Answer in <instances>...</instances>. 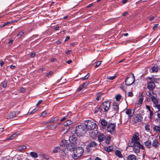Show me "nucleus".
Listing matches in <instances>:
<instances>
[{
    "label": "nucleus",
    "mask_w": 160,
    "mask_h": 160,
    "mask_svg": "<svg viewBox=\"0 0 160 160\" xmlns=\"http://www.w3.org/2000/svg\"><path fill=\"white\" fill-rule=\"evenodd\" d=\"M84 124L86 128L88 130L95 129L97 126L96 122L92 120H86Z\"/></svg>",
    "instance_id": "f257e3e1"
},
{
    "label": "nucleus",
    "mask_w": 160,
    "mask_h": 160,
    "mask_svg": "<svg viewBox=\"0 0 160 160\" xmlns=\"http://www.w3.org/2000/svg\"><path fill=\"white\" fill-rule=\"evenodd\" d=\"M83 152L84 150L82 147H78L72 155V158L75 159L78 158L82 155Z\"/></svg>",
    "instance_id": "f03ea898"
},
{
    "label": "nucleus",
    "mask_w": 160,
    "mask_h": 160,
    "mask_svg": "<svg viewBox=\"0 0 160 160\" xmlns=\"http://www.w3.org/2000/svg\"><path fill=\"white\" fill-rule=\"evenodd\" d=\"M86 132V129L83 126L79 125L76 127L75 133L76 135L79 137L83 136Z\"/></svg>",
    "instance_id": "7ed1b4c3"
},
{
    "label": "nucleus",
    "mask_w": 160,
    "mask_h": 160,
    "mask_svg": "<svg viewBox=\"0 0 160 160\" xmlns=\"http://www.w3.org/2000/svg\"><path fill=\"white\" fill-rule=\"evenodd\" d=\"M138 135V132H136L133 135L131 141L128 143L129 147H132L134 145L136 144L137 143L139 142H138L139 140Z\"/></svg>",
    "instance_id": "20e7f679"
},
{
    "label": "nucleus",
    "mask_w": 160,
    "mask_h": 160,
    "mask_svg": "<svg viewBox=\"0 0 160 160\" xmlns=\"http://www.w3.org/2000/svg\"><path fill=\"white\" fill-rule=\"evenodd\" d=\"M110 107V102L108 101H105L103 102L100 107L98 109H100L103 112H107L109 110Z\"/></svg>",
    "instance_id": "39448f33"
},
{
    "label": "nucleus",
    "mask_w": 160,
    "mask_h": 160,
    "mask_svg": "<svg viewBox=\"0 0 160 160\" xmlns=\"http://www.w3.org/2000/svg\"><path fill=\"white\" fill-rule=\"evenodd\" d=\"M150 81H148L147 88L148 89L152 91L155 87L154 82L155 81V78H148Z\"/></svg>",
    "instance_id": "423d86ee"
},
{
    "label": "nucleus",
    "mask_w": 160,
    "mask_h": 160,
    "mask_svg": "<svg viewBox=\"0 0 160 160\" xmlns=\"http://www.w3.org/2000/svg\"><path fill=\"white\" fill-rule=\"evenodd\" d=\"M135 79L133 74L132 77H128L125 80V84L127 86L132 85L134 82Z\"/></svg>",
    "instance_id": "0eeeda50"
},
{
    "label": "nucleus",
    "mask_w": 160,
    "mask_h": 160,
    "mask_svg": "<svg viewBox=\"0 0 160 160\" xmlns=\"http://www.w3.org/2000/svg\"><path fill=\"white\" fill-rule=\"evenodd\" d=\"M142 119V117L140 114H137L133 118L132 121L133 122L137 123L138 122L141 121Z\"/></svg>",
    "instance_id": "6e6552de"
},
{
    "label": "nucleus",
    "mask_w": 160,
    "mask_h": 160,
    "mask_svg": "<svg viewBox=\"0 0 160 160\" xmlns=\"http://www.w3.org/2000/svg\"><path fill=\"white\" fill-rule=\"evenodd\" d=\"M77 145V143H72L70 142L67 145L66 147L70 151H73L74 150L75 147Z\"/></svg>",
    "instance_id": "1a4fd4ad"
},
{
    "label": "nucleus",
    "mask_w": 160,
    "mask_h": 160,
    "mask_svg": "<svg viewBox=\"0 0 160 160\" xmlns=\"http://www.w3.org/2000/svg\"><path fill=\"white\" fill-rule=\"evenodd\" d=\"M19 112L18 111H17L16 112H11L7 116V118L8 119L13 118H15Z\"/></svg>",
    "instance_id": "9d476101"
},
{
    "label": "nucleus",
    "mask_w": 160,
    "mask_h": 160,
    "mask_svg": "<svg viewBox=\"0 0 160 160\" xmlns=\"http://www.w3.org/2000/svg\"><path fill=\"white\" fill-rule=\"evenodd\" d=\"M59 155L63 159L68 157L67 153L65 152V149L64 148H62L60 152Z\"/></svg>",
    "instance_id": "9b49d317"
},
{
    "label": "nucleus",
    "mask_w": 160,
    "mask_h": 160,
    "mask_svg": "<svg viewBox=\"0 0 160 160\" xmlns=\"http://www.w3.org/2000/svg\"><path fill=\"white\" fill-rule=\"evenodd\" d=\"M115 126L114 124H109L108 126L107 129L109 132H112L115 130Z\"/></svg>",
    "instance_id": "f8f14e48"
},
{
    "label": "nucleus",
    "mask_w": 160,
    "mask_h": 160,
    "mask_svg": "<svg viewBox=\"0 0 160 160\" xmlns=\"http://www.w3.org/2000/svg\"><path fill=\"white\" fill-rule=\"evenodd\" d=\"M89 83V81H87L86 82L83 83L78 88V91H80L83 88L86 87L88 86V84Z\"/></svg>",
    "instance_id": "ddd939ff"
},
{
    "label": "nucleus",
    "mask_w": 160,
    "mask_h": 160,
    "mask_svg": "<svg viewBox=\"0 0 160 160\" xmlns=\"http://www.w3.org/2000/svg\"><path fill=\"white\" fill-rule=\"evenodd\" d=\"M112 109L114 111V112L115 113H118V112L119 107L116 103H113L112 105Z\"/></svg>",
    "instance_id": "4468645a"
},
{
    "label": "nucleus",
    "mask_w": 160,
    "mask_h": 160,
    "mask_svg": "<svg viewBox=\"0 0 160 160\" xmlns=\"http://www.w3.org/2000/svg\"><path fill=\"white\" fill-rule=\"evenodd\" d=\"M69 142L72 143H75L77 144V138L74 135L70 136L69 138Z\"/></svg>",
    "instance_id": "2eb2a0df"
},
{
    "label": "nucleus",
    "mask_w": 160,
    "mask_h": 160,
    "mask_svg": "<svg viewBox=\"0 0 160 160\" xmlns=\"http://www.w3.org/2000/svg\"><path fill=\"white\" fill-rule=\"evenodd\" d=\"M67 141L65 139H62L59 142V145L60 146L64 147L67 145Z\"/></svg>",
    "instance_id": "dca6fc26"
},
{
    "label": "nucleus",
    "mask_w": 160,
    "mask_h": 160,
    "mask_svg": "<svg viewBox=\"0 0 160 160\" xmlns=\"http://www.w3.org/2000/svg\"><path fill=\"white\" fill-rule=\"evenodd\" d=\"M158 70V67L157 65H154L152 67L151 69H150L149 71L151 72H157Z\"/></svg>",
    "instance_id": "f3484780"
},
{
    "label": "nucleus",
    "mask_w": 160,
    "mask_h": 160,
    "mask_svg": "<svg viewBox=\"0 0 160 160\" xmlns=\"http://www.w3.org/2000/svg\"><path fill=\"white\" fill-rule=\"evenodd\" d=\"M106 139L105 136L102 134H100L98 137V139L99 142H102Z\"/></svg>",
    "instance_id": "a211bd4d"
},
{
    "label": "nucleus",
    "mask_w": 160,
    "mask_h": 160,
    "mask_svg": "<svg viewBox=\"0 0 160 160\" xmlns=\"http://www.w3.org/2000/svg\"><path fill=\"white\" fill-rule=\"evenodd\" d=\"M125 113L129 117H132L133 114V112H132V110L130 109H126Z\"/></svg>",
    "instance_id": "6ab92c4d"
},
{
    "label": "nucleus",
    "mask_w": 160,
    "mask_h": 160,
    "mask_svg": "<svg viewBox=\"0 0 160 160\" xmlns=\"http://www.w3.org/2000/svg\"><path fill=\"white\" fill-rule=\"evenodd\" d=\"M159 145V142L157 140L154 139L152 143V146L155 148H157Z\"/></svg>",
    "instance_id": "aec40b11"
},
{
    "label": "nucleus",
    "mask_w": 160,
    "mask_h": 160,
    "mask_svg": "<svg viewBox=\"0 0 160 160\" xmlns=\"http://www.w3.org/2000/svg\"><path fill=\"white\" fill-rule=\"evenodd\" d=\"M132 147H133V150L135 153H138L139 152L140 150L138 146L136 145H134V146H132Z\"/></svg>",
    "instance_id": "412c9836"
},
{
    "label": "nucleus",
    "mask_w": 160,
    "mask_h": 160,
    "mask_svg": "<svg viewBox=\"0 0 160 160\" xmlns=\"http://www.w3.org/2000/svg\"><path fill=\"white\" fill-rule=\"evenodd\" d=\"M62 149V148L59 146L56 147L53 150L52 152L54 153H56L58 152L60 153Z\"/></svg>",
    "instance_id": "4be33fe9"
},
{
    "label": "nucleus",
    "mask_w": 160,
    "mask_h": 160,
    "mask_svg": "<svg viewBox=\"0 0 160 160\" xmlns=\"http://www.w3.org/2000/svg\"><path fill=\"white\" fill-rule=\"evenodd\" d=\"M102 94L100 92H98L96 94V99L97 101L101 100L102 97Z\"/></svg>",
    "instance_id": "5701e85b"
},
{
    "label": "nucleus",
    "mask_w": 160,
    "mask_h": 160,
    "mask_svg": "<svg viewBox=\"0 0 160 160\" xmlns=\"http://www.w3.org/2000/svg\"><path fill=\"white\" fill-rule=\"evenodd\" d=\"M147 96L151 98V100L152 99V98L153 97H156V95L153 92V91H152L151 92H149Z\"/></svg>",
    "instance_id": "b1692460"
},
{
    "label": "nucleus",
    "mask_w": 160,
    "mask_h": 160,
    "mask_svg": "<svg viewBox=\"0 0 160 160\" xmlns=\"http://www.w3.org/2000/svg\"><path fill=\"white\" fill-rule=\"evenodd\" d=\"M18 134V132H17L16 133L12 134V135H11L10 137H9L8 138H7L6 139V140H13L14 138H15L16 137H17V136Z\"/></svg>",
    "instance_id": "393cba45"
},
{
    "label": "nucleus",
    "mask_w": 160,
    "mask_h": 160,
    "mask_svg": "<svg viewBox=\"0 0 160 160\" xmlns=\"http://www.w3.org/2000/svg\"><path fill=\"white\" fill-rule=\"evenodd\" d=\"M97 145V144L94 141H91L88 143V146L90 147H94Z\"/></svg>",
    "instance_id": "a878e982"
},
{
    "label": "nucleus",
    "mask_w": 160,
    "mask_h": 160,
    "mask_svg": "<svg viewBox=\"0 0 160 160\" xmlns=\"http://www.w3.org/2000/svg\"><path fill=\"white\" fill-rule=\"evenodd\" d=\"M127 159L128 160H136V158L135 156L131 154L128 157Z\"/></svg>",
    "instance_id": "bb28decb"
},
{
    "label": "nucleus",
    "mask_w": 160,
    "mask_h": 160,
    "mask_svg": "<svg viewBox=\"0 0 160 160\" xmlns=\"http://www.w3.org/2000/svg\"><path fill=\"white\" fill-rule=\"evenodd\" d=\"M145 144L147 148H150L151 146V142L150 140H148L145 142Z\"/></svg>",
    "instance_id": "cd10ccee"
},
{
    "label": "nucleus",
    "mask_w": 160,
    "mask_h": 160,
    "mask_svg": "<svg viewBox=\"0 0 160 160\" xmlns=\"http://www.w3.org/2000/svg\"><path fill=\"white\" fill-rule=\"evenodd\" d=\"M153 104L155 105L158 104V100L156 98V97H153L152 98V99L151 100Z\"/></svg>",
    "instance_id": "c85d7f7f"
},
{
    "label": "nucleus",
    "mask_w": 160,
    "mask_h": 160,
    "mask_svg": "<svg viewBox=\"0 0 160 160\" xmlns=\"http://www.w3.org/2000/svg\"><path fill=\"white\" fill-rule=\"evenodd\" d=\"M113 148L112 146H110L108 147H105V150L108 152H110L113 150Z\"/></svg>",
    "instance_id": "c756f323"
},
{
    "label": "nucleus",
    "mask_w": 160,
    "mask_h": 160,
    "mask_svg": "<svg viewBox=\"0 0 160 160\" xmlns=\"http://www.w3.org/2000/svg\"><path fill=\"white\" fill-rule=\"evenodd\" d=\"M115 154L116 155L120 158H122V156L121 154V152L119 150H117L115 152Z\"/></svg>",
    "instance_id": "7c9ffc66"
},
{
    "label": "nucleus",
    "mask_w": 160,
    "mask_h": 160,
    "mask_svg": "<svg viewBox=\"0 0 160 160\" xmlns=\"http://www.w3.org/2000/svg\"><path fill=\"white\" fill-rule=\"evenodd\" d=\"M59 119V118L58 117H55L54 118H53L52 120L49 121V122L55 123Z\"/></svg>",
    "instance_id": "2f4dec72"
},
{
    "label": "nucleus",
    "mask_w": 160,
    "mask_h": 160,
    "mask_svg": "<svg viewBox=\"0 0 160 160\" xmlns=\"http://www.w3.org/2000/svg\"><path fill=\"white\" fill-rule=\"evenodd\" d=\"M30 155L33 158H36L38 157L37 153L35 152H31L30 153Z\"/></svg>",
    "instance_id": "473e14b6"
},
{
    "label": "nucleus",
    "mask_w": 160,
    "mask_h": 160,
    "mask_svg": "<svg viewBox=\"0 0 160 160\" xmlns=\"http://www.w3.org/2000/svg\"><path fill=\"white\" fill-rule=\"evenodd\" d=\"M72 123V121L69 120H67L64 122V125L68 126L71 125Z\"/></svg>",
    "instance_id": "72a5a7b5"
},
{
    "label": "nucleus",
    "mask_w": 160,
    "mask_h": 160,
    "mask_svg": "<svg viewBox=\"0 0 160 160\" xmlns=\"http://www.w3.org/2000/svg\"><path fill=\"white\" fill-rule=\"evenodd\" d=\"M153 130L155 131L160 132V127L158 126H154L153 128Z\"/></svg>",
    "instance_id": "f704fd0d"
},
{
    "label": "nucleus",
    "mask_w": 160,
    "mask_h": 160,
    "mask_svg": "<svg viewBox=\"0 0 160 160\" xmlns=\"http://www.w3.org/2000/svg\"><path fill=\"white\" fill-rule=\"evenodd\" d=\"M143 100V97L142 96V94H141V96L139 97L138 104H140V105H141L142 103Z\"/></svg>",
    "instance_id": "c9c22d12"
},
{
    "label": "nucleus",
    "mask_w": 160,
    "mask_h": 160,
    "mask_svg": "<svg viewBox=\"0 0 160 160\" xmlns=\"http://www.w3.org/2000/svg\"><path fill=\"white\" fill-rule=\"evenodd\" d=\"M145 129L146 131L148 132H150V125L148 124H146L145 126Z\"/></svg>",
    "instance_id": "e433bc0d"
},
{
    "label": "nucleus",
    "mask_w": 160,
    "mask_h": 160,
    "mask_svg": "<svg viewBox=\"0 0 160 160\" xmlns=\"http://www.w3.org/2000/svg\"><path fill=\"white\" fill-rule=\"evenodd\" d=\"M7 83L8 82L6 80H4L3 81L2 83V87L4 88H6L7 86Z\"/></svg>",
    "instance_id": "4c0bfd02"
},
{
    "label": "nucleus",
    "mask_w": 160,
    "mask_h": 160,
    "mask_svg": "<svg viewBox=\"0 0 160 160\" xmlns=\"http://www.w3.org/2000/svg\"><path fill=\"white\" fill-rule=\"evenodd\" d=\"M101 124L102 126H105L107 125L108 123L105 119H102L101 121Z\"/></svg>",
    "instance_id": "58836bf2"
},
{
    "label": "nucleus",
    "mask_w": 160,
    "mask_h": 160,
    "mask_svg": "<svg viewBox=\"0 0 160 160\" xmlns=\"http://www.w3.org/2000/svg\"><path fill=\"white\" fill-rule=\"evenodd\" d=\"M38 110V107H36L31 112H30L28 113V114L29 115L32 114L34 113L37 111Z\"/></svg>",
    "instance_id": "ea45409f"
},
{
    "label": "nucleus",
    "mask_w": 160,
    "mask_h": 160,
    "mask_svg": "<svg viewBox=\"0 0 160 160\" xmlns=\"http://www.w3.org/2000/svg\"><path fill=\"white\" fill-rule=\"evenodd\" d=\"M48 112V111H43V112H42V113L41 114V116L42 117H46L47 115Z\"/></svg>",
    "instance_id": "a19ab883"
},
{
    "label": "nucleus",
    "mask_w": 160,
    "mask_h": 160,
    "mask_svg": "<svg viewBox=\"0 0 160 160\" xmlns=\"http://www.w3.org/2000/svg\"><path fill=\"white\" fill-rule=\"evenodd\" d=\"M26 147L25 145L20 146L18 147V149L19 151H21L26 149Z\"/></svg>",
    "instance_id": "79ce46f5"
},
{
    "label": "nucleus",
    "mask_w": 160,
    "mask_h": 160,
    "mask_svg": "<svg viewBox=\"0 0 160 160\" xmlns=\"http://www.w3.org/2000/svg\"><path fill=\"white\" fill-rule=\"evenodd\" d=\"M116 77V75H114L112 76H108L106 78L107 79L110 80H113L115 79Z\"/></svg>",
    "instance_id": "37998d69"
},
{
    "label": "nucleus",
    "mask_w": 160,
    "mask_h": 160,
    "mask_svg": "<svg viewBox=\"0 0 160 160\" xmlns=\"http://www.w3.org/2000/svg\"><path fill=\"white\" fill-rule=\"evenodd\" d=\"M136 145L138 146V147L139 148V149L140 148H141L142 149H144L143 146L139 142H138V143H137Z\"/></svg>",
    "instance_id": "c03bdc74"
},
{
    "label": "nucleus",
    "mask_w": 160,
    "mask_h": 160,
    "mask_svg": "<svg viewBox=\"0 0 160 160\" xmlns=\"http://www.w3.org/2000/svg\"><path fill=\"white\" fill-rule=\"evenodd\" d=\"M121 96L119 94L118 95L116 96V99L117 101H120L121 98Z\"/></svg>",
    "instance_id": "a18cd8bd"
},
{
    "label": "nucleus",
    "mask_w": 160,
    "mask_h": 160,
    "mask_svg": "<svg viewBox=\"0 0 160 160\" xmlns=\"http://www.w3.org/2000/svg\"><path fill=\"white\" fill-rule=\"evenodd\" d=\"M148 19L150 21H152L155 19V17L153 16L150 15L148 17Z\"/></svg>",
    "instance_id": "49530a36"
},
{
    "label": "nucleus",
    "mask_w": 160,
    "mask_h": 160,
    "mask_svg": "<svg viewBox=\"0 0 160 160\" xmlns=\"http://www.w3.org/2000/svg\"><path fill=\"white\" fill-rule=\"evenodd\" d=\"M57 126L58 125L51 124L50 125V128H49L52 129L56 128L57 127Z\"/></svg>",
    "instance_id": "de8ad7c7"
},
{
    "label": "nucleus",
    "mask_w": 160,
    "mask_h": 160,
    "mask_svg": "<svg viewBox=\"0 0 160 160\" xmlns=\"http://www.w3.org/2000/svg\"><path fill=\"white\" fill-rule=\"evenodd\" d=\"M111 140V138L110 137H107L106 140V142L107 144H109Z\"/></svg>",
    "instance_id": "09e8293b"
},
{
    "label": "nucleus",
    "mask_w": 160,
    "mask_h": 160,
    "mask_svg": "<svg viewBox=\"0 0 160 160\" xmlns=\"http://www.w3.org/2000/svg\"><path fill=\"white\" fill-rule=\"evenodd\" d=\"M89 77V73H88L87 75H86L84 77L82 78L81 79L83 80H86L88 79Z\"/></svg>",
    "instance_id": "8fccbe9b"
},
{
    "label": "nucleus",
    "mask_w": 160,
    "mask_h": 160,
    "mask_svg": "<svg viewBox=\"0 0 160 160\" xmlns=\"http://www.w3.org/2000/svg\"><path fill=\"white\" fill-rule=\"evenodd\" d=\"M24 32H19V33L17 35V37H18V38H20L23 34Z\"/></svg>",
    "instance_id": "3c124183"
},
{
    "label": "nucleus",
    "mask_w": 160,
    "mask_h": 160,
    "mask_svg": "<svg viewBox=\"0 0 160 160\" xmlns=\"http://www.w3.org/2000/svg\"><path fill=\"white\" fill-rule=\"evenodd\" d=\"M53 74V72L52 71H50L47 74V76L48 77H50L52 76Z\"/></svg>",
    "instance_id": "603ef678"
},
{
    "label": "nucleus",
    "mask_w": 160,
    "mask_h": 160,
    "mask_svg": "<svg viewBox=\"0 0 160 160\" xmlns=\"http://www.w3.org/2000/svg\"><path fill=\"white\" fill-rule=\"evenodd\" d=\"M121 88H122L124 91L125 93L126 92V86L125 85H122L121 86Z\"/></svg>",
    "instance_id": "864d4df0"
},
{
    "label": "nucleus",
    "mask_w": 160,
    "mask_h": 160,
    "mask_svg": "<svg viewBox=\"0 0 160 160\" xmlns=\"http://www.w3.org/2000/svg\"><path fill=\"white\" fill-rule=\"evenodd\" d=\"M153 115V113L152 111V110L151 111H150V114H149V118H152V116Z\"/></svg>",
    "instance_id": "5fc2aeb1"
},
{
    "label": "nucleus",
    "mask_w": 160,
    "mask_h": 160,
    "mask_svg": "<svg viewBox=\"0 0 160 160\" xmlns=\"http://www.w3.org/2000/svg\"><path fill=\"white\" fill-rule=\"evenodd\" d=\"M102 62V61H99L97 62L95 67H98L99 66L101 65Z\"/></svg>",
    "instance_id": "6e6d98bb"
},
{
    "label": "nucleus",
    "mask_w": 160,
    "mask_h": 160,
    "mask_svg": "<svg viewBox=\"0 0 160 160\" xmlns=\"http://www.w3.org/2000/svg\"><path fill=\"white\" fill-rule=\"evenodd\" d=\"M154 107H156L158 110V112L160 111V104H158L157 105L154 106Z\"/></svg>",
    "instance_id": "4d7b16f0"
},
{
    "label": "nucleus",
    "mask_w": 160,
    "mask_h": 160,
    "mask_svg": "<svg viewBox=\"0 0 160 160\" xmlns=\"http://www.w3.org/2000/svg\"><path fill=\"white\" fill-rule=\"evenodd\" d=\"M158 24H154V26L153 27V30H155L156 29V28L158 27Z\"/></svg>",
    "instance_id": "13d9d810"
},
{
    "label": "nucleus",
    "mask_w": 160,
    "mask_h": 160,
    "mask_svg": "<svg viewBox=\"0 0 160 160\" xmlns=\"http://www.w3.org/2000/svg\"><path fill=\"white\" fill-rule=\"evenodd\" d=\"M72 115V113L71 112H69L68 114L66 116L67 118L68 119V118H69Z\"/></svg>",
    "instance_id": "bf43d9fd"
},
{
    "label": "nucleus",
    "mask_w": 160,
    "mask_h": 160,
    "mask_svg": "<svg viewBox=\"0 0 160 160\" xmlns=\"http://www.w3.org/2000/svg\"><path fill=\"white\" fill-rule=\"evenodd\" d=\"M30 55L31 57L33 58L35 57V53L34 52H32L30 53Z\"/></svg>",
    "instance_id": "052dcab7"
},
{
    "label": "nucleus",
    "mask_w": 160,
    "mask_h": 160,
    "mask_svg": "<svg viewBox=\"0 0 160 160\" xmlns=\"http://www.w3.org/2000/svg\"><path fill=\"white\" fill-rule=\"evenodd\" d=\"M133 95V94L132 92H128V97H131Z\"/></svg>",
    "instance_id": "680f3d73"
},
{
    "label": "nucleus",
    "mask_w": 160,
    "mask_h": 160,
    "mask_svg": "<svg viewBox=\"0 0 160 160\" xmlns=\"http://www.w3.org/2000/svg\"><path fill=\"white\" fill-rule=\"evenodd\" d=\"M146 108L149 111V112L152 111V110H151L150 107L149 106L146 105Z\"/></svg>",
    "instance_id": "e2e57ef3"
},
{
    "label": "nucleus",
    "mask_w": 160,
    "mask_h": 160,
    "mask_svg": "<svg viewBox=\"0 0 160 160\" xmlns=\"http://www.w3.org/2000/svg\"><path fill=\"white\" fill-rule=\"evenodd\" d=\"M66 119H67L66 118V116L63 117L62 118L61 120H60V121L61 122H62L63 121L66 120Z\"/></svg>",
    "instance_id": "0e129e2a"
},
{
    "label": "nucleus",
    "mask_w": 160,
    "mask_h": 160,
    "mask_svg": "<svg viewBox=\"0 0 160 160\" xmlns=\"http://www.w3.org/2000/svg\"><path fill=\"white\" fill-rule=\"evenodd\" d=\"M128 13L127 12H125L122 14V16H126L128 15Z\"/></svg>",
    "instance_id": "69168bd1"
},
{
    "label": "nucleus",
    "mask_w": 160,
    "mask_h": 160,
    "mask_svg": "<svg viewBox=\"0 0 160 160\" xmlns=\"http://www.w3.org/2000/svg\"><path fill=\"white\" fill-rule=\"evenodd\" d=\"M7 25V23H6V22H5L4 24L1 25L0 27L1 28H2Z\"/></svg>",
    "instance_id": "338daca9"
},
{
    "label": "nucleus",
    "mask_w": 160,
    "mask_h": 160,
    "mask_svg": "<svg viewBox=\"0 0 160 160\" xmlns=\"http://www.w3.org/2000/svg\"><path fill=\"white\" fill-rule=\"evenodd\" d=\"M13 40H11L8 43V44L9 46H10L13 42Z\"/></svg>",
    "instance_id": "774afa93"
}]
</instances>
